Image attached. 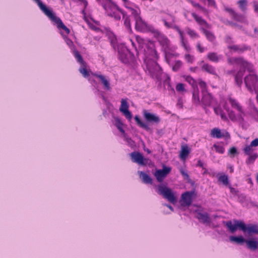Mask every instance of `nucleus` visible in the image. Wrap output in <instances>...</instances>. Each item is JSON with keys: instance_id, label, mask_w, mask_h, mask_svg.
Wrapping results in <instances>:
<instances>
[{"instance_id": "obj_1", "label": "nucleus", "mask_w": 258, "mask_h": 258, "mask_svg": "<svg viewBox=\"0 0 258 258\" xmlns=\"http://www.w3.org/2000/svg\"><path fill=\"white\" fill-rule=\"evenodd\" d=\"M234 224L229 221L227 222L226 226L229 229L231 232L234 233L237 228H239L244 232H247L248 234H258V225L257 224H248L246 225L244 223L241 221L234 220Z\"/></svg>"}, {"instance_id": "obj_2", "label": "nucleus", "mask_w": 258, "mask_h": 258, "mask_svg": "<svg viewBox=\"0 0 258 258\" xmlns=\"http://www.w3.org/2000/svg\"><path fill=\"white\" fill-rule=\"evenodd\" d=\"M248 72L249 74L244 78V83L247 90L252 92L257 86L256 85L258 83V75L254 72L252 64V70Z\"/></svg>"}, {"instance_id": "obj_3", "label": "nucleus", "mask_w": 258, "mask_h": 258, "mask_svg": "<svg viewBox=\"0 0 258 258\" xmlns=\"http://www.w3.org/2000/svg\"><path fill=\"white\" fill-rule=\"evenodd\" d=\"M147 68L151 76L157 79H159L162 75V69L159 64L154 61L147 63Z\"/></svg>"}, {"instance_id": "obj_4", "label": "nucleus", "mask_w": 258, "mask_h": 258, "mask_svg": "<svg viewBox=\"0 0 258 258\" xmlns=\"http://www.w3.org/2000/svg\"><path fill=\"white\" fill-rule=\"evenodd\" d=\"M227 61L230 64L236 63L241 68L246 69L247 71H251L252 70V64L245 60L243 57H229Z\"/></svg>"}, {"instance_id": "obj_5", "label": "nucleus", "mask_w": 258, "mask_h": 258, "mask_svg": "<svg viewBox=\"0 0 258 258\" xmlns=\"http://www.w3.org/2000/svg\"><path fill=\"white\" fill-rule=\"evenodd\" d=\"M119 59L124 63H134L135 61V56L127 49H123L118 51Z\"/></svg>"}, {"instance_id": "obj_6", "label": "nucleus", "mask_w": 258, "mask_h": 258, "mask_svg": "<svg viewBox=\"0 0 258 258\" xmlns=\"http://www.w3.org/2000/svg\"><path fill=\"white\" fill-rule=\"evenodd\" d=\"M159 192L164 198L167 199L170 202L174 204L176 201V198L172 193V190L166 186L159 185L158 186Z\"/></svg>"}, {"instance_id": "obj_7", "label": "nucleus", "mask_w": 258, "mask_h": 258, "mask_svg": "<svg viewBox=\"0 0 258 258\" xmlns=\"http://www.w3.org/2000/svg\"><path fill=\"white\" fill-rule=\"evenodd\" d=\"M153 32L162 46L163 49H167V48L170 47V41L165 35L157 30H154Z\"/></svg>"}, {"instance_id": "obj_8", "label": "nucleus", "mask_w": 258, "mask_h": 258, "mask_svg": "<svg viewBox=\"0 0 258 258\" xmlns=\"http://www.w3.org/2000/svg\"><path fill=\"white\" fill-rule=\"evenodd\" d=\"M132 161L134 163H137L140 165L145 166L148 163V159L144 158L142 154L139 152H133L130 153Z\"/></svg>"}, {"instance_id": "obj_9", "label": "nucleus", "mask_w": 258, "mask_h": 258, "mask_svg": "<svg viewBox=\"0 0 258 258\" xmlns=\"http://www.w3.org/2000/svg\"><path fill=\"white\" fill-rule=\"evenodd\" d=\"M194 194V191H186L181 196L180 204L182 206H189L192 203V198Z\"/></svg>"}, {"instance_id": "obj_10", "label": "nucleus", "mask_w": 258, "mask_h": 258, "mask_svg": "<svg viewBox=\"0 0 258 258\" xmlns=\"http://www.w3.org/2000/svg\"><path fill=\"white\" fill-rule=\"evenodd\" d=\"M171 168L169 167L164 166L162 169L157 170L154 175L159 182H162L166 177L167 174L171 171Z\"/></svg>"}, {"instance_id": "obj_11", "label": "nucleus", "mask_w": 258, "mask_h": 258, "mask_svg": "<svg viewBox=\"0 0 258 258\" xmlns=\"http://www.w3.org/2000/svg\"><path fill=\"white\" fill-rule=\"evenodd\" d=\"M215 101L214 99L208 92L202 94V98L201 104L204 108L212 105L214 104Z\"/></svg>"}, {"instance_id": "obj_12", "label": "nucleus", "mask_w": 258, "mask_h": 258, "mask_svg": "<svg viewBox=\"0 0 258 258\" xmlns=\"http://www.w3.org/2000/svg\"><path fill=\"white\" fill-rule=\"evenodd\" d=\"M104 9L106 10L108 16L114 17L117 20L120 19V16L118 13V11H120V10L116 6L110 5L108 7H104Z\"/></svg>"}, {"instance_id": "obj_13", "label": "nucleus", "mask_w": 258, "mask_h": 258, "mask_svg": "<svg viewBox=\"0 0 258 258\" xmlns=\"http://www.w3.org/2000/svg\"><path fill=\"white\" fill-rule=\"evenodd\" d=\"M143 114L146 120L149 122L158 123L160 121V118L158 116L149 112L147 110H143Z\"/></svg>"}, {"instance_id": "obj_14", "label": "nucleus", "mask_w": 258, "mask_h": 258, "mask_svg": "<svg viewBox=\"0 0 258 258\" xmlns=\"http://www.w3.org/2000/svg\"><path fill=\"white\" fill-rule=\"evenodd\" d=\"M128 104L126 100L122 99L121 101V105L119 108L120 112L123 113L125 117L131 120L132 118V114L131 112L128 110Z\"/></svg>"}, {"instance_id": "obj_15", "label": "nucleus", "mask_w": 258, "mask_h": 258, "mask_svg": "<svg viewBox=\"0 0 258 258\" xmlns=\"http://www.w3.org/2000/svg\"><path fill=\"white\" fill-rule=\"evenodd\" d=\"M229 101L232 107L237 109V111H238L240 112L238 116V120L240 122L243 121L244 120V118L242 115H244V112L242 110V107L240 105L238 102L234 99L229 98Z\"/></svg>"}, {"instance_id": "obj_16", "label": "nucleus", "mask_w": 258, "mask_h": 258, "mask_svg": "<svg viewBox=\"0 0 258 258\" xmlns=\"http://www.w3.org/2000/svg\"><path fill=\"white\" fill-rule=\"evenodd\" d=\"M225 10L229 13L232 18L238 22H245L246 19L245 16L236 13L233 9L229 8H226Z\"/></svg>"}, {"instance_id": "obj_17", "label": "nucleus", "mask_w": 258, "mask_h": 258, "mask_svg": "<svg viewBox=\"0 0 258 258\" xmlns=\"http://www.w3.org/2000/svg\"><path fill=\"white\" fill-rule=\"evenodd\" d=\"M244 69V68H241V69L239 70L237 73L234 75L235 83L237 86L240 88L241 87L243 83L242 78L245 71Z\"/></svg>"}, {"instance_id": "obj_18", "label": "nucleus", "mask_w": 258, "mask_h": 258, "mask_svg": "<svg viewBox=\"0 0 258 258\" xmlns=\"http://www.w3.org/2000/svg\"><path fill=\"white\" fill-rule=\"evenodd\" d=\"M196 217L204 224L210 223L211 222L209 214L207 212H197Z\"/></svg>"}, {"instance_id": "obj_19", "label": "nucleus", "mask_w": 258, "mask_h": 258, "mask_svg": "<svg viewBox=\"0 0 258 258\" xmlns=\"http://www.w3.org/2000/svg\"><path fill=\"white\" fill-rule=\"evenodd\" d=\"M247 247L251 250H255L258 248V241L254 239H245Z\"/></svg>"}, {"instance_id": "obj_20", "label": "nucleus", "mask_w": 258, "mask_h": 258, "mask_svg": "<svg viewBox=\"0 0 258 258\" xmlns=\"http://www.w3.org/2000/svg\"><path fill=\"white\" fill-rule=\"evenodd\" d=\"M192 16L195 19L196 22L201 26H204L207 28H211V26L205 20H204L201 17L198 16L195 13L191 14Z\"/></svg>"}, {"instance_id": "obj_21", "label": "nucleus", "mask_w": 258, "mask_h": 258, "mask_svg": "<svg viewBox=\"0 0 258 258\" xmlns=\"http://www.w3.org/2000/svg\"><path fill=\"white\" fill-rule=\"evenodd\" d=\"M96 77L98 78L104 86V89L106 90H110L111 87L110 84L108 80L105 78V76L102 75L95 74L94 75Z\"/></svg>"}, {"instance_id": "obj_22", "label": "nucleus", "mask_w": 258, "mask_h": 258, "mask_svg": "<svg viewBox=\"0 0 258 258\" xmlns=\"http://www.w3.org/2000/svg\"><path fill=\"white\" fill-rule=\"evenodd\" d=\"M136 21V29L138 31H142L146 27V23L142 20L141 17H138L135 20Z\"/></svg>"}, {"instance_id": "obj_23", "label": "nucleus", "mask_w": 258, "mask_h": 258, "mask_svg": "<svg viewBox=\"0 0 258 258\" xmlns=\"http://www.w3.org/2000/svg\"><path fill=\"white\" fill-rule=\"evenodd\" d=\"M202 70L213 75H216V72L214 67L208 64L205 63L202 67Z\"/></svg>"}, {"instance_id": "obj_24", "label": "nucleus", "mask_w": 258, "mask_h": 258, "mask_svg": "<svg viewBox=\"0 0 258 258\" xmlns=\"http://www.w3.org/2000/svg\"><path fill=\"white\" fill-rule=\"evenodd\" d=\"M192 101L196 105H199L201 103L199 97V91L197 87L194 88L192 92Z\"/></svg>"}, {"instance_id": "obj_25", "label": "nucleus", "mask_w": 258, "mask_h": 258, "mask_svg": "<svg viewBox=\"0 0 258 258\" xmlns=\"http://www.w3.org/2000/svg\"><path fill=\"white\" fill-rule=\"evenodd\" d=\"M203 33L205 35L207 39L210 42H213L215 39L216 37L214 33L211 31H208L205 28H201Z\"/></svg>"}, {"instance_id": "obj_26", "label": "nucleus", "mask_w": 258, "mask_h": 258, "mask_svg": "<svg viewBox=\"0 0 258 258\" xmlns=\"http://www.w3.org/2000/svg\"><path fill=\"white\" fill-rule=\"evenodd\" d=\"M165 53V57L167 62L169 63L170 59L174 56V50L170 47L167 49H163Z\"/></svg>"}, {"instance_id": "obj_27", "label": "nucleus", "mask_w": 258, "mask_h": 258, "mask_svg": "<svg viewBox=\"0 0 258 258\" xmlns=\"http://www.w3.org/2000/svg\"><path fill=\"white\" fill-rule=\"evenodd\" d=\"M140 177L142 178L143 182L146 184H152V178L146 173L143 171L139 172Z\"/></svg>"}, {"instance_id": "obj_28", "label": "nucleus", "mask_w": 258, "mask_h": 258, "mask_svg": "<svg viewBox=\"0 0 258 258\" xmlns=\"http://www.w3.org/2000/svg\"><path fill=\"white\" fill-rule=\"evenodd\" d=\"M228 48L239 53H241L247 49V47L238 45H229L228 46Z\"/></svg>"}, {"instance_id": "obj_29", "label": "nucleus", "mask_w": 258, "mask_h": 258, "mask_svg": "<svg viewBox=\"0 0 258 258\" xmlns=\"http://www.w3.org/2000/svg\"><path fill=\"white\" fill-rule=\"evenodd\" d=\"M74 55L75 57L77 59V61L81 64L82 66L85 67L86 66V63L84 61L82 56L80 54V52L74 49L73 50Z\"/></svg>"}, {"instance_id": "obj_30", "label": "nucleus", "mask_w": 258, "mask_h": 258, "mask_svg": "<svg viewBox=\"0 0 258 258\" xmlns=\"http://www.w3.org/2000/svg\"><path fill=\"white\" fill-rule=\"evenodd\" d=\"M221 55H218L216 52H210L207 54V58L211 61L217 62L221 59Z\"/></svg>"}, {"instance_id": "obj_31", "label": "nucleus", "mask_w": 258, "mask_h": 258, "mask_svg": "<svg viewBox=\"0 0 258 258\" xmlns=\"http://www.w3.org/2000/svg\"><path fill=\"white\" fill-rule=\"evenodd\" d=\"M189 153V149L187 146H183L181 148L180 153V157L181 159H185Z\"/></svg>"}, {"instance_id": "obj_32", "label": "nucleus", "mask_w": 258, "mask_h": 258, "mask_svg": "<svg viewBox=\"0 0 258 258\" xmlns=\"http://www.w3.org/2000/svg\"><path fill=\"white\" fill-rule=\"evenodd\" d=\"M211 136L212 137L216 138L218 139L224 137V134H222L220 130L217 128H214L211 131Z\"/></svg>"}, {"instance_id": "obj_33", "label": "nucleus", "mask_w": 258, "mask_h": 258, "mask_svg": "<svg viewBox=\"0 0 258 258\" xmlns=\"http://www.w3.org/2000/svg\"><path fill=\"white\" fill-rule=\"evenodd\" d=\"M135 120H136L137 124L141 127L146 130H148L149 129L148 125L146 123L143 122L138 116L136 115L135 117Z\"/></svg>"}, {"instance_id": "obj_34", "label": "nucleus", "mask_w": 258, "mask_h": 258, "mask_svg": "<svg viewBox=\"0 0 258 258\" xmlns=\"http://www.w3.org/2000/svg\"><path fill=\"white\" fill-rule=\"evenodd\" d=\"M229 239L231 241L238 244H242L245 241V239L242 236H230Z\"/></svg>"}, {"instance_id": "obj_35", "label": "nucleus", "mask_w": 258, "mask_h": 258, "mask_svg": "<svg viewBox=\"0 0 258 258\" xmlns=\"http://www.w3.org/2000/svg\"><path fill=\"white\" fill-rule=\"evenodd\" d=\"M120 12L123 15V18L124 19V25L125 26V27H126V28L127 29L131 30V24H130V19L129 17L125 15L124 14L123 12L120 11Z\"/></svg>"}, {"instance_id": "obj_36", "label": "nucleus", "mask_w": 258, "mask_h": 258, "mask_svg": "<svg viewBox=\"0 0 258 258\" xmlns=\"http://www.w3.org/2000/svg\"><path fill=\"white\" fill-rule=\"evenodd\" d=\"M258 155L256 153H254L252 155H249L247 159L246 160V163L247 164H251L253 163L255 160L257 158Z\"/></svg>"}, {"instance_id": "obj_37", "label": "nucleus", "mask_w": 258, "mask_h": 258, "mask_svg": "<svg viewBox=\"0 0 258 258\" xmlns=\"http://www.w3.org/2000/svg\"><path fill=\"white\" fill-rule=\"evenodd\" d=\"M237 4L242 11L244 12L246 10V6L247 4L246 0H240L237 2Z\"/></svg>"}, {"instance_id": "obj_38", "label": "nucleus", "mask_w": 258, "mask_h": 258, "mask_svg": "<svg viewBox=\"0 0 258 258\" xmlns=\"http://www.w3.org/2000/svg\"><path fill=\"white\" fill-rule=\"evenodd\" d=\"M86 66H81V67L79 69V72L85 78H87L90 76L89 73L88 71V70L86 69Z\"/></svg>"}, {"instance_id": "obj_39", "label": "nucleus", "mask_w": 258, "mask_h": 258, "mask_svg": "<svg viewBox=\"0 0 258 258\" xmlns=\"http://www.w3.org/2000/svg\"><path fill=\"white\" fill-rule=\"evenodd\" d=\"M186 31L187 33L192 38L199 37L198 34L194 30H191L189 28H186Z\"/></svg>"}, {"instance_id": "obj_40", "label": "nucleus", "mask_w": 258, "mask_h": 258, "mask_svg": "<svg viewBox=\"0 0 258 258\" xmlns=\"http://www.w3.org/2000/svg\"><path fill=\"white\" fill-rule=\"evenodd\" d=\"M218 181L222 182L224 185H227L229 183L228 176L225 174L220 176L218 178Z\"/></svg>"}, {"instance_id": "obj_41", "label": "nucleus", "mask_w": 258, "mask_h": 258, "mask_svg": "<svg viewBox=\"0 0 258 258\" xmlns=\"http://www.w3.org/2000/svg\"><path fill=\"white\" fill-rule=\"evenodd\" d=\"M185 80L186 82H187L189 84H190L192 86L193 88L197 87V85H196V81L190 76H186L185 78Z\"/></svg>"}, {"instance_id": "obj_42", "label": "nucleus", "mask_w": 258, "mask_h": 258, "mask_svg": "<svg viewBox=\"0 0 258 258\" xmlns=\"http://www.w3.org/2000/svg\"><path fill=\"white\" fill-rule=\"evenodd\" d=\"M199 86L202 89V94L208 92L207 85L205 82L202 81H200L199 82Z\"/></svg>"}, {"instance_id": "obj_43", "label": "nucleus", "mask_w": 258, "mask_h": 258, "mask_svg": "<svg viewBox=\"0 0 258 258\" xmlns=\"http://www.w3.org/2000/svg\"><path fill=\"white\" fill-rule=\"evenodd\" d=\"M182 64V63L180 60H176L172 67L173 71L174 72L177 71L181 68Z\"/></svg>"}, {"instance_id": "obj_44", "label": "nucleus", "mask_w": 258, "mask_h": 258, "mask_svg": "<svg viewBox=\"0 0 258 258\" xmlns=\"http://www.w3.org/2000/svg\"><path fill=\"white\" fill-rule=\"evenodd\" d=\"M213 147L215 148V151L217 153H219L220 154H223L225 151V149H224V147L222 146L214 144L213 145Z\"/></svg>"}, {"instance_id": "obj_45", "label": "nucleus", "mask_w": 258, "mask_h": 258, "mask_svg": "<svg viewBox=\"0 0 258 258\" xmlns=\"http://www.w3.org/2000/svg\"><path fill=\"white\" fill-rule=\"evenodd\" d=\"M128 9L130 11L131 14L134 16L135 20L137 19L138 17H140V13L137 10L132 8H128Z\"/></svg>"}, {"instance_id": "obj_46", "label": "nucleus", "mask_w": 258, "mask_h": 258, "mask_svg": "<svg viewBox=\"0 0 258 258\" xmlns=\"http://www.w3.org/2000/svg\"><path fill=\"white\" fill-rule=\"evenodd\" d=\"M176 90L179 92H185L184 84L182 83H178L176 85Z\"/></svg>"}, {"instance_id": "obj_47", "label": "nucleus", "mask_w": 258, "mask_h": 258, "mask_svg": "<svg viewBox=\"0 0 258 258\" xmlns=\"http://www.w3.org/2000/svg\"><path fill=\"white\" fill-rule=\"evenodd\" d=\"M228 153L231 157H234L235 155L238 154V152L236 148L233 147L229 149Z\"/></svg>"}, {"instance_id": "obj_48", "label": "nucleus", "mask_w": 258, "mask_h": 258, "mask_svg": "<svg viewBox=\"0 0 258 258\" xmlns=\"http://www.w3.org/2000/svg\"><path fill=\"white\" fill-rule=\"evenodd\" d=\"M228 116L230 119L233 121H235L237 120V118L233 111H229Z\"/></svg>"}, {"instance_id": "obj_49", "label": "nucleus", "mask_w": 258, "mask_h": 258, "mask_svg": "<svg viewBox=\"0 0 258 258\" xmlns=\"http://www.w3.org/2000/svg\"><path fill=\"white\" fill-rule=\"evenodd\" d=\"M187 2H189L194 7L196 8H198L201 9L203 11L205 10V9L203 8L199 4L196 3L192 0H186Z\"/></svg>"}, {"instance_id": "obj_50", "label": "nucleus", "mask_w": 258, "mask_h": 258, "mask_svg": "<svg viewBox=\"0 0 258 258\" xmlns=\"http://www.w3.org/2000/svg\"><path fill=\"white\" fill-rule=\"evenodd\" d=\"M243 150L246 155H250L251 151L252 150V147L250 145L247 146Z\"/></svg>"}, {"instance_id": "obj_51", "label": "nucleus", "mask_w": 258, "mask_h": 258, "mask_svg": "<svg viewBox=\"0 0 258 258\" xmlns=\"http://www.w3.org/2000/svg\"><path fill=\"white\" fill-rule=\"evenodd\" d=\"M110 43L112 45V46L115 48L116 43H117V40L116 38L114 36H111L109 37Z\"/></svg>"}, {"instance_id": "obj_52", "label": "nucleus", "mask_w": 258, "mask_h": 258, "mask_svg": "<svg viewBox=\"0 0 258 258\" xmlns=\"http://www.w3.org/2000/svg\"><path fill=\"white\" fill-rule=\"evenodd\" d=\"M185 58L187 62L192 63L194 60V56L189 54H186L185 55Z\"/></svg>"}, {"instance_id": "obj_53", "label": "nucleus", "mask_w": 258, "mask_h": 258, "mask_svg": "<svg viewBox=\"0 0 258 258\" xmlns=\"http://www.w3.org/2000/svg\"><path fill=\"white\" fill-rule=\"evenodd\" d=\"M214 110L215 113L217 115H220L223 112L221 108L219 107H214Z\"/></svg>"}, {"instance_id": "obj_54", "label": "nucleus", "mask_w": 258, "mask_h": 258, "mask_svg": "<svg viewBox=\"0 0 258 258\" xmlns=\"http://www.w3.org/2000/svg\"><path fill=\"white\" fill-rule=\"evenodd\" d=\"M180 172L181 175L183 176L184 178L188 179L189 178V175L183 169H180Z\"/></svg>"}, {"instance_id": "obj_55", "label": "nucleus", "mask_w": 258, "mask_h": 258, "mask_svg": "<svg viewBox=\"0 0 258 258\" xmlns=\"http://www.w3.org/2000/svg\"><path fill=\"white\" fill-rule=\"evenodd\" d=\"M182 46L184 48V49L187 51H189L190 49V48L189 46L187 45L185 42L184 41H181Z\"/></svg>"}, {"instance_id": "obj_56", "label": "nucleus", "mask_w": 258, "mask_h": 258, "mask_svg": "<svg viewBox=\"0 0 258 258\" xmlns=\"http://www.w3.org/2000/svg\"><path fill=\"white\" fill-rule=\"evenodd\" d=\"M252 147H256L258 146V138H256L253 140L250 145Z\"/></svg>"}, {"instance_id": "obj_57", "label": "nucleus", "mask_w": 258, "mask_h": 258, "mask_svg": "<svg viewBox=\"0 0 258 258\" xmlns=\"http://www.w3.org/2000/svg\"><path fill=\"white\" fill-rule=\"evenodd\" d=\"M197 48L200 52L202 53L204 51V48L202 47L201 44L198 43L197 45Z\"/></svg>"}, {"instance_id": "obj_58", "label": "nucleus", "mask_w": 258, "mask_h": 258, "mask_svg": "<svg viewBox=\"0 0 258 258\" xmlns=\"http://www.w3.org/2000/svg\"><path fill=\"white\" fill-rule=\"evenodd\" d=\"M125 141L131 146H132L134 144V141L130 138L125 137Z\"/></svg>"}, {"instance_id": "obj_59", "label": "nucleus", "mask_w": 258, "mask_h": 258, "mask_svg": "<svg viewBox=\"0 0 258 258\" xmlns=\"http://www.w3.org/2000/svg\"><path fill=\"white\" fill-rule=\"evenodd\" d=\"M230 190L231 193H232L234 195H237L238 194V190H237L235 188L230 187Z\"/></svg>"}, {"instance_id": "obj_60", "label": "nucleus", "mask_w": 258, "mask_h": 258, "mask_svg": "<svg viewBox=\"0 0 258 258\" xmlns=\"http://www.w3.org/2000/svg\"><path fill=\"white\" fill-rule=\"evenodd\" d=\"M253 7L254 12L258 14V4L255 2H253Z\"/></svg>"}, {"instance_id": "obj_61", "label": "nucleus", "mask_w": 258, "mask_h": 258, "mask_svg": "<svg viewBox=\"0 0 258 258\" xmlns=\"http://www.w3.org/2000/svg\"><path fill=\"white\" fill-rule=\"evenodd\" d=\"M225 74L227 75H234L235 74L234 70H229L225 72Z\"/></svg>"}, {"instance_id": "obj_62", "label": "nucleus", "mask_w": 258, "mask_h": 258, "mask_svg": "<svg viewBox=\"0 0 258 258\" xmlns=\"http://www.w3.org/2000/svg\"><path fill=\"white\" fill-rule=\"evenodd\" d=\"M179 35H180V39H181V41H184V36H183V32L180 30L179 32H178Z\"/></svg>"}, {"instance_id": "obj_63", "label": "nucleus", "mask_w": 258, "mask_h": 258, "mask_svg": "<svg viewBox=\"0 0 258 258\" xmlns=\"http://www.w3.org/2000/svg\"><path fill=\"white\" fill-rule=\"evenodd\" d=\"M163 22H164V25L168 28H171L172 27V25L171 24H170L169 23H168L166 20H163Z\"/></svg>"}, {"instance_id": "obj_64", "label": "nucleus", "mask_w": 258, "mask_h": 258, "mask_svg": "<svg viewBox=\"0 0 258 258\" xmlns=\"http://www.w3.org/2000/svg\"><path fill=\"white\" fill-rule=\"evenodd\" d=\"M220 115L223 120H226L227 119V117L223 112Z\"/></svg>"}]
</instances>
